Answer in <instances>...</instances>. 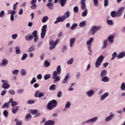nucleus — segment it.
<instances>
[{"mask_svg": "<svg viewBox=\"0 0 125 125\" xmlns=\"http://www.w3.org/2000/svg\"><path fill=\"white\" fill-rule=\"evenodd\" d=\"M16 125H22V121H17Z\"/></svg>", "mask_w": 125, "mask_h": 125, "instance_id": "774afa93", "label": "nucleus"}, {"mask_svg": "<svg viewBox=\"0 0 125 125\" xmlns=\"http://www.w3.org/2000/svg\"><path fill=\"white\" fill-rule=\"evenodd\" d=\"M93 1L95 6H97V5H98V0H93Z\"/></svg>", "mask_w": 125, "mask_h": 125, "instance_id": "4d7b16f0", "label": "nucleus"}, {"mask_svg": "<svg viewBox=\"0 0 125 125\" xmlns=\"http://www.w3.org/2000/svg\"><path fill=\"white\" fill-rule=\"evenodd\" d=\"M27 103L28 104H34V103H35V101L33 100H30L28 101H27Z\"/></svg>", "mask_w": 125, "mask_h": 125, "instance_id": "13d9d810", "label": "nucleus"}, {"mask_svg": "<svg viewBox=\"0 0 125 125\" xmlns=\"http://www.w3.org/2000/svg\"><path fill=\"white\" fill-rule=\"evenodd\" d=\"M125 7H122L120 8L117 12L116 16L117 17H120V16H122L123 14L124 13V10H125Z\"/></svg>", "mask_w": 125, "mask_h": 125, "instance_id": "1a4fd4ad", "label": "nucleus"}, {"mask_svg": "<svg viewBox=\"0 0 125 125\" xmlns=\"http://www.w3.org/2000/svg\"><path fill=\"white\" fill-rule=\"evenodd\" d=\"M39 94H40V91H37L35 92V97H39Z\"/></svg>", "mask_w": 125, "mask_h": 125, "instance_id": "0e129e2a", "label": "nucleus"}, {"mask_svg": "<svg viewBox=\"0 0 125 125\" xmlns=\"http://www.w3.org/2000/svg\"><path fill=\"white\" fill-rule=\"evenodd\" d=\"M70 106H71V103L70 102H67L66 104H65V107L63 109V111H66V109H69Z\"/></svg>", "mask_w": 125, "mask_h": 125, "instance_id": "2eb2a0df", "label": "nucleus"}, {"mask_svg": "<svg viewBox=\"0 0 125 125\" xmlns=\"http://www.w3.org/2000/svg\"><path fill=\"white\" fill-rule=\"evenodd\" d=\"M35 50V47L34 46H31L27 51L28 52H32Z\"/></svg>", "mask_w": 125, "mask_h": 125, "instance_id": "4c0bfd02", "label": "nucleus"}, {"mask_svg": "<svg viewBox=\"0 0 125 125\" xmlns=\"http://www.w3.org/2000/svg\"><path fill=\"white\" fill-rule=\"evenodd\" d=\"M13 75H18V74H19V70H14V71L13 72Z\"/></svg>", "mask_w": 125, "mask_h": 125, "instance_id": "052dcab7", "label": "nucleus"}, {"mask_svg": "<svg viewBox=\"0 0 125 125\" xmlns=\"http://www.w3.org/2000/svg\"><path fill=\"white\" fill-rule=\"evenodd\" d=\"M51 77L50 74H46L44 76V79L45 80H48V79H50Z\"/></svg>", "mask_w": 125, "mask_h": 125, "instance_id": "58836bf2", "label": "nucleus"}, {"mask_svg": "<svg viewBox=\"0 0 125 125\" xmlns=\"http://www.w3.org/2000/svg\"><path fill=\"white\" fill-rule=\"evenodd\" d=\"M111 17L115 18L117 16V12L115 11H112L111 12Z\"/></svg>", "mask_w": 125, "mask_h": 125, "instance_id": "cd10ccee", "label": "nucleus"}, {"mask_svg": "<svg viewBox=\"0 0 125 125\" xmlns=\"http://www.w3.org/2000/svg\"><path fill=\"white\" fill-rule=\"evenodd\" d=\"M56 106H57V101L53 100L47 104V108L48 110H53Z\"/></svg>", "mask_w": 125, "mask_h": 125, "instance_id": "f03ea898", "label": "nucleus"}, {"mask_svg": "<svg viewBox=\"0 0 125 125\" xmlns=\"http://www.w3.org/2000/svg\"><path fill=\"white\" fill-rule=\"evenodd\" d=\"M17 104H18L17 103H16V102L15 101H13L11 103L12 107H14L15 106H16V105Z\"/></svg>", "mask_w": 125, "mask_h": 125, "instance_id": "bf43d9fd", "label": "nucleus"}, {"mask_svg": "<svg viewBox=\"0 0 125 125\" xmlns=\"http://www.w3.org/2000/svg\"><path fill=\"white\" fill-rule=\"evenodd\" d=\"M78 26V24L77 23H74L72 26L71 27L70 29L71 30H75V28H77Z\"/></svg>", "mask_w": 125, "mask_h": 125, "instance_id": "a18cd8bd", "label": "nucleus"}, {"mask_svg": "<svg viewBox=\"0 0 125 125\" xmlns=\"http://www.w3.org/2000/svg\"><path fill=\"white\" fill-rule=\"evenodd\" d=\"M74 62V59L73 58H71L69 61H67V63L69 64V65H71V64H73V62Z\"/></svg>", "mask_w": 125, "mask_h": 125, "instance_id": "09e8293b", "label": "nucleus"}, {"mask_svg": "<svg viewBox=\"0 0 125 125\" xmlns=\"http://www.w3.org/2000/svg\"><path fill=\"white\" fill-rule=\"evenodd\" d=\"M53 79L55 80L54 83H56V82H59L60 81V77L59 76H57Z\"/></svg>", "mask_w": 125, "mask_h": 125, "instance_id": "ea45409f", "label": "nucleus"}, {"mask_svg": "<svg viewBox=\"0 0 125 125\" xmlns=\"http://www.w3.org/2000/svg\"><path fill=\"white\" fill-rule=\"evenodd\" d=\"M53 5H54V4L52 2H49L47 4V6L49 9H53Z\"/></svg>", "mask_w": 125, "mask_h": 125, "instance_id": "4be33fe9", "label": "nucleus"}, {"mask_svg": "<svg viewBox=\"0 0 125 125\" xmlns=\"http://www.w3.org/2000/svg\"><path fill=\"white\" fill-rule=\"evenodd\" d=\"M57 74L58 75H60V74H61V66L60 65L58 66L57 68V71H54L52 79H54V78L57 77Z\"/></svg>", "mask_w": 125, "mask_h": 125, "instance_id": "423d86ee", "label": "nucleus"}, {"mask_svg": "<svg viewBox=\"0 0 125 125\" xmlns=\"http://www.w3.org/2000/svg\"><path fill=\"white\" fill-rule=\"evenodd\" d=\"M93 42V38H90V40L87 42V45H90Z\"/></svg>", "mask_w": 125, "mask_h": 125, "instance_id": "2f4dec72", "label": "nucleus"}, {"mask_svg": "<svg viewBox=\"0 0 125 125\" xmlns=\"http://www.w3.org/2000/svg\"><path fill=\"white\" fill-rule=\"evenodd\" d=\"M31 114H32V115H37L38 114V110L35 109H32L30 111Z\"/></svg>", "mask_w": 125, "mask_h": 125, "instance_id": "f704fd0d", "label": "nucleus"}, {"mask_svg": "<svg viewBox=\"0 0 125 125\" xmlns=\"http://www.w3.org/2000/svg\"><path fill=\"white\" fill-rule=\"evenodd\" d=\"M44 66L45 67H49V66H50V62H49L48 61H45Z\"/></svg>", "mask_w": 125, "mask_h": 125, "instance_id": "a19ab883", "label": "nucleus"}, {"mask_svg": "<svg viewBox=\"0 0 125 125\" xmlns=\"http://www.w3.org/2000/svg\"><path fill=\"white\" fill-rule=\"evenodd\" d=\"M86 25V22L85 21H83L80 23V27H84Z\"/></svg>", "mask_w": 125, "mask_h": 125, "instance_id": "c756f323", "label": "nucleus"}, {"mask_svg": "<svg viewBox=\"0 0 125 125\" xmlns=\"http://www.w3.org/2000/svg\"><path fill=\"white\" fill-rule=\"evenodd\" d=\"M73 11L76 13H78L79 12V7L78 6H75L73 8Z\"/></svg>", "mask_w": 125, "mask_h": 125, "instance_id": "49530a36", "label": "nucleus"}, {"mask_svg": "<svg viewBox=\"0 0 125 125\" xmlns=\"http://www.w3.org/2000/svg\"><path fill=\"white\" fill-rule=\"evenodd\" d=\"M46 28H47V25L45 24L42 26L41 34V39H44V37H45V35L46 34Z\"/></svg>", "mask_w": 125, "mask_h": 125, "instance_id": "20e7f679", "label": "nucleus"}, {"mask_svg": "<svg viewBox=\"0 0 125 125\" xmlns=\"http://www.w3.org/2000/svg\"><path fill=\"white\" fill-rule=\"evenodd\" d=\"M32 36L33 37H38V31L34 30L33 32H32Z\"/></svg>", "mask_w": 125, "mask_h": 125, "instance_id": "79ce46f5", "label": "nucleus"}, {"mask_svg": "<svg viewBox=\"0 0 125 125\" xmlns=\"http://www.w3.org/2000/svg\"><path fill=\"white\" fill-rule=\"evenodd\" d=\"M2 84L1 85L2 88H4V89H8L10 87V85L8 84V81L5 80H2Z\"/></svg>", "mask_w": 125, "mask_h": 125, "instance_id": "0eeeda50", "label": "nucleus"}, {"mask_svg": "<svg viewBox=\"0 0 125 125\" xmlns=\"http://www.w3.org/2000/svg\"><path fill=\"white\" fill-rule=\"evenodd\" d=\"M96 121H97V117H94L86 121V124H89V123H93L94 122H96Z\"/></svg>", "mask_w": 125, "mask_h": 125, "instance_id": "4468645a", "label": "nucleus"}, {"mask_svg": "<svg viewBox=\"0 0 125 125\" xmlns=\"http://www.w3.org/2000/svg\"><path fill=\"white\" fill-rule=\"evenodd\" d=\"M104 60V57L103 56H100L97 59L95 62V67L96 68H99V66L101 65L102 63V62H103V61Z\"/></svg>", "mask_w": 125, "mask_h": 125, "instance_id": "7ed1b4c3", "label": "nucleus"}, {"mask_svg": "<svg viewBox=\"0 0 125 125\" xmlns=\"http://www.w3.org/2000/svg\"><path fill=\"white\" fill-rule=\"evenodd\" d=\"M108 96H109V93L106 92L101 97V100H104V99L106 97H108Z\"/></svg>", "mask_w": 125, "mask_h": 125, "instance_id": "6ab92c4d", "label": "nucleus"}, {"mask_svg": "<svg viewBox=\"0 0 125 125\" xmlns=\"http://www.w3.org/2000/svg\"><path fill=\"white\" fill-rule=\"evenodd\" d=\"M21 74L22 75V76H25L26 75V71L25 70H21Z\"/></svg>", "mask_w": 125, "mask_h": 125, "instance_id": "680f3d73", "label": "nucleus"}, {"mask_svg": "<svg viewBox=\"0 0 125 125\" xmlns=\"http://www.w3.org/2000/svg\"><path fill=\"white\" fill-rule=\"evenodd\" d=\"M86 94L88 97H91L93 94H94V91L92 90H90L86 93Z\"/></svg>", "mask_w": 125, "mask_h": 125, "instance_id": "aec40b11", "label": "nucleus"}, {"mask_svg": "<svg viewBox=\"0 0 125 125\" xmlns=\"http://www.w3.org/2000/svg\"><path fill=\"white\" fill-rule=\"evenodd\" d=\"M87 12H88V10H85V11L83 12L82 13V16H83V17H85V16L87 15Z\"/></svg>", "mask_w": 125, "mask_h": 125, "instance_id": "e433bc0d", "label": "nucleus"}, {"mask_svg": "<svg viewBox=\"0 0 125 125\" xmlns=\"http://www.w3.org/2000/svg\"><path fill=\"white\" fill-rule=\"evenodd\" d=\"M114 36L111 35V36H108L107 40L108 41H109V42H111V43H113V42H114Z\"/></svg>", "mask_w": 125, "mask_h": 125, "instance_id": "5701e85b", "label": "nucleus"}, {"mask_svg": "<svg viewBox=\"0 0 125 125\" xmlns=\"http://www.w3.org/2000/svg\"><path fill=\"white\" fill-rule=\"evenodd\" d=\"M36 82H37V79H36V78L34 77L31 80L30 83L31 84H33V83H35Z\"/></svg>", "mask_w": 125, "mask_h": 125, "instance_id": "3c124183", "label": "nucleus"}, {"mask_svg": "<svg viewBox=\"0 0 125 125\" xmlns=\"http://www.w3.org/2000/svg\"><path fill=\"white\" fill-rule=\"evenodd\" d=\"M50 90H55V85H51L49 87Z\"/></svg>", "mask_w": 125, "mask_h": 125, "instance_id": "de8ad7c7", "label": "nucleus"}, {"mask_svg": "<svg viewBox=\"0 0 125 125\" xmlns=\"http://www.w3.org/2000/svg\"><path fill=\"white\" fill-rule=\"evenodd\" d=\"M125 57V53L124 52H121L118 54L117 56L118 59H121Z\"/></svg>", "mask_w": 125, "mask_h": 125, "instance_id": "412c9836", "label": "nucleus"}, {"mask_svg": "<svg viewBox=\"0 0 125 125\" xmlns=\"http://www.w3.org/2000/svg\"><path fill=\"white\" fill-rule=\"evenodd\" d=\"M8 63V61L6 59H3L2 60V63H0L1 66H6L7 64Z\"/></svg>", "mask_w": 125, "mask_h": 125, "instance_id": "f3484780", "label": "nucleus"}, {"mask_svg": "<svg viewBox=\"0 0 125 125\" xmlns=\"http://www.w3.org/2000/svg\"><path fill=\"white\" fill-rule=\"evenodd\" d=\"M86 0H81V7L83 10H86V5L85 4Z\"/></svg>", "mask_w": 125, "mask_h": 125, "instance_id": "9b49d317", "label": "nucleus"}, {"mask_svg": "<svg viewBox=\"0 0 125 125\" xmlns=\"http://www.w3.org/2000/svg\"><path fill=\"white\" fill-rule=\"evenodd\" d=\"M104 5L105 7L108 6L109 5V0H104Z\"/></svg>", "mask_w": 125, "mask_h": 125, "instance_id": "603ef678", "label": "nucleus"}, {"mask_svg": "<svg viewBox=\"0 0 125 125\" xmlns=\"http://www.w3.org/2000/svg\"><path fill=\"white\" fill-rule=\"evenodd\" d=\"M101 29V26H95L94 25V26L92 27L91 28V32H92V35H94L97 31H99Z\"/></svg>", "mask_w": 125, "mask_h": 125, "instance_id": "6e6552de", "label": "nucleus"}, {"mask_svg": "<svg viewBox=\"0 0 125 125\" xmlns=\"http://www.w3.org/2000/svg\"><path fill=\"white\" fill-rule=\"evenodd\" d=\"M107 22L108 25H113L114 24V23L113 22V21L112 20H107Z\"/></svg>", "mask_w": 125, "mask_h": 125, "instance_id": "864d4df0", "label": "nucleus"}, {"mask_svg": "<svg viewBox=\"0 0 125 125\" xmlns=\"http://www.w3.org/2000/svg\"><path fill=\"white\" fill-rule=\"evenodd\" d=\"M61 6L62 7L65 6V4L67 3V0H60Z\"/></svg>", "mask_w": 125, "mask_h": 125, "instance_id": "b1692460", "label": "nucleus"}, {"mask_svg": "<svg viewBox=\"0 0 125 125\" xmlns=\"http://www.w3.org/2000/svg\"><path fill=\"white\" fill-rule=\"evenodd\" d=\"M2 108L3 109L4 108H9V103H5L2 106Z\"/></svg>", "mask_w": 125, "mask_h": 125, "instance_id": "473e14b6", "label": "nucleus"}, {"mask_svg": "<svg viewBox=\"0 0 125 125\" xmlns=\"http://www.w3.org/2000/svg\"><path fill=\"white\" fill-rule=\"evenodd\" d=\"M70 16V12L67 11L63 16H59L57 18V21L54 22V24H58L60 22H64L66 19Z\"/></svg>", "mask_w": 125, "mask_h": 125, "instance_id": "f257e3e1", "label": "nucleus"}, {"mask_svg": "<svg viewBox=\"0 0 125 125\" xmlns=\"http://www.w3.org/2000/svg\"><path fill=\"white\" fill-rule=\"evenodd\" d=\"M47 20H48V17L47 16H44L43 19H42V23H45V22H46V21H47Z\"/></svg>", "mask_w": 125, "mask_h": 125, "instance_id": "72a5a7b5", "label": "nucleus"}, {"mask_svg": "<svg viewBox=\"0 0 125 125\" xmlns=\"http://www.w3.org/2000/svg\"><path fill=\"white\" fill-rule=\"evenodd\" d=\"M68 79H69V75H66L65 78L62 81V83H68V81H67L68 80Z\"/></svg>", "mask_w": 125, "mask_h": 125, "instance_id": "a878e982", "label": "nucleus"}, {"mask_svg": "<svg viewBox=\"0 0 125 125\" xmlns=\"http://www.w3.org/2000/svg\"><path fill=\"white\" fill-rule=\"evenodd\" d=\"M107 44H108V41L107 40H104L103 44V46L102 48L104 49V48H106L107 47Z\"/></svg>", "mask_w": 125, "mask_h": 125, "instance_id": "bb28decb", "label": "nucleus"}, {"mask_svg": "<svg viewBox=\"0 0 125 125\" xmlns=\"http://www.w3.org/2000/svg\"><path fill=\"white\" fill-rule=\"evenodd\" d=\"M114 117H115V115L110 113V115L105 118V122H110L111 120L113 119V118H114Z\"/></svg>", "mask_w": 125, "mask_h": 125, "instance_id": "f8f14e48", "label": "nucleus"}, {"mask_svg": "<svg viewBox=\"0 0 125 125\" xmlns=\"http://www.w3.org/2000/svg\"><path fill=\"white\" fill-rule=\"evenodd\" d=\"M75 42H76V39L72 38L70 39V47H73L74 43H75Z\"/></svg>", "mask_w": 125, "mask_h": 125, "instance_id": "ddd939ff", "label": "nucleus"}, {"mask_svg": "<svg viewBox=\"0 0 125 125\" xmlns=\"http://www.w3.org/2000/svg\"><path fill=\"white\" fill-rule=\"evenodd\" d=\"M25 118H26V119H31L32 115H31V114H28L26 115Z\"/></svg>", "mask_w": 125, "mask_h": 125, "instance_id": "e2e57ef3", "label": "nucleus"}, {"mask_svg": "<svg viewBox=\"0 0 125 125\" xmlns=\"http://www.w3.org/2000/svg\"><path fill=\"white\" fill-rule=\"evenodd\" d=\"M117 55H118V54L117 53V52H114L113 54H112V57L111 60H114L115 57H117Z\"/></svg>", "mask_w": 125, "mask_h": 125, "instance_id": "37998d69", "label": "nucleus"}, {"mask_svg": "<svg viewBox=\"0 0 125 125\" xmlns=\"http://www.w3.org/2000/svg\"><path fill=\"white\" fill-rule=\"evenodd\" d=\"M27 57V54H24L21 58V60H25Z\"/></svg>", "mask_w": 125, "mask_h": 125, "instance_id": "6e6d98bb", "label": "nucleus"}, {"mask_svg": "<svg viewBox=\"0 0 125 125\" xmlns=\"http://www.w3.org/2000/svg\"><path fill=\"white\" fill-rule=\"evenodd\" d=\"M9 14H11V15L14 16L15 14H16V12L14 10H11V11H9Z\"/></svg>", "mask_w": 125, "mask_h": 125, "instance_id": "8fccbe9b", "label": "nucleus"}, {"mask_svg": "<svg viewBox=\"0 0 125 125\" xmlns=\"http://www.w3.org/2000/svg\"><path fill=\"white\" fill-rule=\"evenodd\" d=\"M107 75V70H103L101 73V77H104Z\"/></svg>", "mask_w": 125, "mask_h": 125, "instance_id": "c85d7f7f", "label": "nucleus"}, {"mask_svg": "<svg viewBox=\"0 0 125 125\" xmlns=\"http://www.w3.org/2000/svg\"><path fill=\"white\" fill-rule=\"evenodd\" d=\"M16 52L17 54H20L21 53V51H20V47L19 46H17L16 47Z\"/></svg>", "mask_w": 125, "mask_h": 125, "instance_id": "c9c22d12", "label": "nucleus"}, {"mask_svg": "<svg viewBox=\"0 0 125 125\" xmlns=\"http://www.w3.org/2000/svg\"><path fill=\"white\" fill-rule=\"evenodd\" d=\"M36 3H37V0H32L30 2V4H32L30 6V8H31V9H36V8H37L38 6Z\"/></svg>", "mask_w": 125, "mask_h": 125, "instance_id": "9d476101", "label": "nucleus"}, {"mask_svg": "<svg viewBox=\"0 0 125 125\" xmlns=\"http://www.w3.org/2000/svg\"><path fill=\"white\" fill-rule=\"evenodd\" d=\"M33 39H34L33 36H32V35H27L25 36V40L26 41H32V40H33Z\"/></svg>", "mask_w": 125, "mask_h": 125, "instance_id": "393cba45", "label": "nucleus"}, {"mask_svg": "<svg viewBox=\"0 0 125 125\" xmlns=\"http://www.w3.org/2000/svg\"><path fill=\"white\" fill-rule=\"evenodd\" d=\"M55 124V122L53 121L49 120L45 123L44 125H54Z\"/></svg>", "mask_w": 125, "mask_h": 125, "instance_id": "a211bd4d", "label": "nucleus"}, {"mask_svg": "<svg viewBox=\"0 0 125 125\" xmlns=\"http://www.w3.org/2000/svg\"><path fill=\"white\" fill-rule=\"evenodd\" d=\"M102 81V82H104V83H107V82H109V78L107 77H104Z\"/></svg>", "mask_w": 125, "mask_h": 125, "instance_id": "7c9ffc66", "label": "nucleus"}, {"mask_svg": "<svg viewBox=\"0 0 125 125\" xmlns=\"http://www.w3.org/2000/svg\"><path fill=\"white\" fill-rule=\"evenodd\" d=\"M62 96V92L61 91L58 92L57 97H61Z\"/></svg>", "mask_w": 125, "mask_h": 125, "instance_id": "338daca9", "label": "nucleus"}, {"mask_svg": "<svg viewBox=\"0 0 125 125\" xmlns=\"http://www.w3.org/2000/svg\"><path fill=\"white\" fill-rule=\"evenodd\" d=\"M121 88L122 90H125V83H123L121 86Z\"/></svg>", "mask_w": 125, "mask_h": 125, "instance_id": "5fc2aeb1", "label": "nucleus"}, {"mask_svg": "<svg viewBox=\"0 0 125 125\" xmlns=\"http://www.w3.org/2000/svg\"><path fill=\"white\" fill-rule=\"evenodd\" d=\"M60 41V40L59 39H57L55 42L53 41V40H52L50 42L49 44L50 46L49 48L50 50H52V49L55 48V46H56V44H57V43L59 42Z\"/></svg>", "mask_w": 125, "mask_h": 125, "instance_id": "39448f33", "label": "nucleus"}, {"mask_svg": "<svg viewBox=\"0 0 125 125\" xmlns=\"http://www.w3.org/2000/svg\"><path fill=\"white\" fill-rule=\"evenodd\" d=\"M3 115H4V117L7 118L8 116V111L7 110H4L3 112Z\"/></svg>", "mask_w": 125, "mask_h": 125, "instance_id": "c03bdc74", "label": "nucleus"}, {"mask_svg": "<svg viewBox=\"0 0 125 125\" xmlns=\"http://www.w3.org/2000/svg\"><path fill=\"white\" fill-rule=\"evenodd\" d=\"M18 110H19V106H16L12 108V112L13 114H16Z\"/></svg>", "mask_w": 125, "mask_h": 125, "instance_id": "dca6fc26", "label": "nucleus"}, {"mask_svg": "<svg viewBox=\"0 0 125 125\" xmlns=\"http://www.w3.org/2000/svg\"><path fill=\"white\" fill-rule=\"evenodd\" d=\"M4 16V11H1L0 13V17H3Z\"/></svg>", "mask_w": 125, "mask_h": 125, "instance_id": "69168bd1", "label": "nucleus"}]
</instances>
